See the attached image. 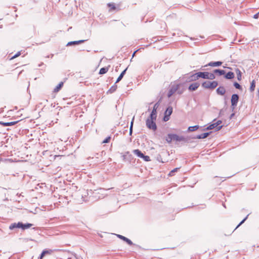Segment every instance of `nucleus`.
I'll return each instance as SVG.
<instances>
[{
    "instance_id": "obj_29",
    "label": "nucleus",
    "mask_w": 259,
    "mask_h": 259,
    "mask_svg": "<svg viewBox=\"0 0 259 259\" xmlns=\"http://www.w3.org/2000/svg\"><path fill=\"white\" fill-rule=\"evenodd\" d=\"M215 78V76L213 73L208 72V75L207 79H214Z\"/></svg>"
},
{
    "instance_id": "obj_17",
    "label": "nucleus",
    "mask_w": 259,
    "mask_h": 259,
    "mask_svg": "<svg viewBox=\"0 0 259 259\" xmlns=\"http://www.w3.org/2000/svg\"><path fill=\"white\" fill-rule=\"evenodd\" d=\"M18 122V121H13V122H0V124L4 125V126H11L15 125L16 123H17Z\"/></svg>"
},
{
    "instance_id": "obj_41",
    "label": "nucleus",
    "mask_w": 259,
    "mask_h": 259,
    "mask_svg": "<svg viewBox=\"0 0 259 259\" xmlns=\"http://www.w3.org/2000/svg\"><path fill=\"white\" fill-rule=\"evenodd\" d=\"M134 117L133 118L132 121L131 122L130 127H132V129H133V123H134Z\"/></svg>"
},
{
    "instance_id": "obj_34",
    "label": "nucleus",
    "mask_w": 259,
    "mask_h": 259,
    "mask_svg": "<svg viewBox=\"0 0 259 259\" xmlns=\"http://www.w3.org/2000/svg\"><path fill=\"white\" fill-rule=\"evenodd\" d=\"M21 55V53L20 52H18L16 54H15L14 56H13L11 59L10 60H13L17 57H18V56H19L20 55Z\"/></svg>"
},
{
    "instance_id": "obj_42",
    "label": "nucleus",
    "mask_w": 259,
    "mask_h": 259,
    "mask_svg": "<svg viewBox=\"0 0 259 259\" xmlns=\"http://www.w3.org/2000/svg\"><path fill=\"white\" fill-rule=\"evenodd\" d=\"M133 129H132V127L130 128V135H131L132 134Z\"/></svg>"
},
{
    "instance_id": "obj_9",
    "label": "nucleus",
    "mask_w": 259,
    "mask_h": 259,
    "mask_svg": "<svg viewBox=\"0 0 259 259\" xmlns=\"http://www.w3.org/2000/svg\"><path fill=\"white\" fill-rule=\"evenodd\" d=\"M117 236L119 238H120V239L123 240V241H125L128 245H131L133 244L132 241L131 240H130L129 239H128L127 238H126V237H124L123 236H122L121 235H117Z\"/></svg>"
},
{
    "instance_id": "obj_38",
    "label": "nucleus",
    "mask_w": 259,
    "mask_h": 259,
    "mask_svg": "<svg viewBox=\"0 0 259 259\" xmlns=\"http://www.w3.org/2000/svg\"><path fill=\"white\" fill-rule=\"evenodd\" d=\"M116 85H113V86L111 87V88L109 90V91H111V92H114V91L116 90Z\"/></svg>"
},
{
    "instance_id": "obj_3",
    "label": "nucleus",
    "mask_w": 259,
    "mask_h": 259,
    "mask_svg": "<svg viewBox=\"0 0 259 259\" xmlns=\"http://www.w3.org/2000/svg\"><path fill=\"white\" fill-rule=\"evenodd\" d=\"M218 85V83L217 81H204L202 84V86L205 89H214Z\"/></svg>"
},
{
    "instance_id": "obj_35",
    "label": "nucleus",
    "mask_w": 259,
    "mask_h": 259,
    "mask_svg": "<svg viewBox=\"0 0 259 259\" xmlns=\"http://www.w3.org/2000/svg\"><path fill=\"white\" fill-rule=\"evenodd\" d=\"M108 6L109 7L111 8V9L112 10H114L115 9V7L114 5L113 4H108Z\"/></svg>"
},
{
    "instance_id": "obj_40",
    "label": "nucleus",
    "mask_w": 259,
    "mask_h": 259,
    "mask_svg": "<svg viewBox=\"0 0 259 259\" xmlns=\"http://www.w3.org/2000/svg\"><path fill=\"white\" fill-rule=\"evenodd\" d=\"M258 16H259V12L257 13V14H255L253 16V18L255 19H257L258 18Z\"/></svg>"
},
{
    "instance_id": "obj_45",
    "label": "nucleus",
    "mask_w": 259,
    "mask_h": 259,
    "mask_svg": "<svg viewBox=\"0 0 259 259\" xmlns=\"http://www.w3.org/2000/svg\"><path fill=\"white\" fill-rule=\"evenodd\" d=\"M178 93L181 94H182V92H179Z\"/></svg>"
},
{
    "instance_id": "obj_11",
    "label": "nucleus",
    "mask_w": 259,
    "mask_h": 259,
    "mask_svg": "<svg viewBox=\"0 0 259 259\" xmlns=\"http://www.w3.org/2000/svg\"><path fill=\"white\" fill-rule=\"evenodd\" d=\"M199 85L200 84L198 82L193 83L189 86V90L190 91H195L199 87Z\"/></svg>"
},
{
    "instance_id": "obj_30",
    "label": "nucleus",
    "mask_w": 259,
    "mask_h": 259,
    "mask_svg": "<svg viewBox=\"0 0 259 259\" xmlns=\"http://www.w3.org/2000/svg\"><path fill=\"white\" fill-rule=\"evenodd\" d=\"M50 253L49 250H44L41 253L39 259H42L43 257L47 254Z\"/></svg>"
},
{
    "instance_id": "obj_33",
    "label": "nucleus",
    "mask_w": 259,
    "mask_h": 259,
    "mask_svg": "<svg viewBox=\"0 0 259 259\" xmlns=\"http://www.w3.org/2000/svg\"><path fill=\"white\" fill-rule=\"evenodd\" d=\"M249 214H248L239 224V225L237 226V227L236 228V229H237L238 227H239L241 224H242L245 221V220L247 219L248 218V216Z\"/></svg>"
},
{
    "instance_id": "obj_25",
    "label": "nucleus",
    "mask_w": 259,
    "mask_h": 259,
    "mask_svg": "<svg viewBox=\"0 0 259 259\" xmlns=\"http://www.w3.org/2000/svg\"><path fill=\"white\" fill-rule=\"evenodd\" d=\"M63 82H60L56 87L54 89L55 92H58L63 86Z\"/></svg>"
},
{
    "instance_id": "obj_44",
    "label": "nucleus",
    "mask_w": 259,
    "mask_h": 259,
    "mask_svg": "<svg viewBox=\"0 0 259 259\" xmlns=\"http://www.w3.org/2000/svg\"><path fill=\"white\" fill-rule=\"evenodd\" d=\"M234 115V114H232L231 115V118L233 117V116Z\"/></svg>"
},
{
    "instance_id": "obj_18",
    "label": "nucleus",
    "mask_w": 259,
    "mask_h": 259,
    "mask_svg": "<svg viewBox=\"0 0 259 259\" xmlns=\"http://www.w3.org/2000/svg\"><path fill=\"white\" fill-rule=\"evenodd\" d=\"M226 79H231L234 77V74L232 72H228L225 76Z\"/></svg>"
},
{
    "instance_id": "obj_5",
    "label": "nucleus",
    "mask_w": 259,
    "mask_h": 259,
    "mask_svg": "<svg viewBox=\"0 0 259 259\" xmlns=\"http://www.w3.org/2000/svg\"><path fill=\"white\" fill-rule=\"evenodd\" d=\"M239 100V96L237 94H233L231 97V106L234 109L238 103Z\"/></svg>"
},
{
    "instance_id": "obj_43",
    "label": "nucleus",
    "mask_w": 259,
    "mask_h": 259,
    "mask_svg": "<svg viewBox=\"0 0 259 259\" xmlns=\"http://www.w3.org/2000/svg\"><path fill=\"white\" fill-rule=\"evenodd\" d=\"M138 51V50H136V51H135V52H134V53H133V57H134V56L135 55L136 53H137V52Z\"/></svg>"
},
{
    "instance_id": "obj_15",
    "label": "nucleus",
    "mask_w": 259,
    "mask_h": 259,
    "mask_svg": "<svg viewBox=\"0 0 259 259\" xmlns=\"http://www.w3.org/2000/svg\"><path fill=\"white\" fill-rule=\"evenodd\" d=\"M134 154L136 155L138 157L140 158H143L144 154L141 152L140 150L139 149H135L133 151Z\"/></svg>"
},
{
    "instance_id": "obj_12",
    "label": "nucleus",
    "mask_w": 259,
    "mask_h": 259,
    "mask_svg": "<svg viewBox=\"0 0 259 259\" xmlns=\"http://www.w3.org/2000/svg\"><path fill=\"white\" fill-rule=\"evenodd\" d=\"M217 94L220 95H224L226 93V90L224 87H219L216 91Z\"/></svg>"
},
{
    "instance_id": "obj_13",
    "label": "nucleus",
    "mask_w": 259,
    "mask_h": 259,
    "mask_svg": "<svg viewBox=\"0 0 259 259\" xmlns=\"http://www.w3.org/2000/svg\"><path fill=\"white\" fill-rule=\"evenodd\" d=\"M173 140L176 141H182L185 140V138L183 136H179L176 134H173V137H172Z\"/></svg>"
},
{
    "instance_id": "obj_19",
    "label": "nucleus",
    "mask_w": 259,
    "mask_h": 259,
    "mask_svg": "<svg viewBox=\"0 0 259 259\" xmlns=\"http://www.w3.org/2000/svg\"><path fill=\"white\" fill-rule=\"evenodd\" d=\"M127 68H126L125 69H124L120 74V75L118 76V77L117 79V80L116 81V83L119 82L121 80L122 77H123L124 75L125 74L126 71L127 70Z\"/></svg>"
},
{
    "instance_id": "obj_24",
    "label": "nucleus",
    "mask_w": 259,
    "mask_h": 259,
    "mask_svg": "<svg viewBox=\"0 0 259 259\" xmlns=\"http://www.w3.org/2000/svg\"><path fill=\"white\" fill-rule=\"evenodd\" d=\"M198 128H199L198 125H194V126H189L188 127V131L189 132H193V131H196Z\"/></svg>"
},
{
    "instance_id": "obj_36",
    "label": "nucleus",
    "mask_w": 259,
    "mask_h": 259,
    "mask_svg": "<svg viewBox=\"0 0 259 259\" xmlns=\"http://www.w3.org/2000/svg\"><path fill=\"white\" fill-rule=\"evenodd\" d=\"M169 116H168L167 115H164V116L163 117V120L164 121H168L169 119Z\"/></svg>"
},
{
    "instance_id": "obj_31",
    "label": "nucleus",
    "mask_w": 259,
    "mask_h": 259,
    "mask_svg": "<svg viewBox=\"0 0 259 259\" xmlns=\"http://www.w3.org/2000/svg\"><path fill=\"white\" fill-rule=\"evenodd\" d=\"M234 86L238 90H241L242 87L237 82H235L234 83Z\"/></svg>"
},
{
    "instance_id": "obj_28",
    "label": "nucleus",
    "mask_w": 259,
    "mask_h": 259,
    "mask_svg": "<svg viewBox=\"0 0 259 259\" xmlns=\"http://www.w3.org/2000/svg\"><path fill=\"white\" fill-rule=\"evenodd\" d=\"M255 87V80H253L251 82V84H250V92H253L254 90Z\"/></svg>"
},
{
    "instance_id": "obj_27",
    "label": "nucleus",
    "mask_w": 259,
    "mask_h": 259,
    "mask_svg": "<svg viewBox=\"0 0 259 259\" xmlns=\"http://www.w3.org/2000/svg\"><path fill=\"white\" fill-rule=\"evenodd\" d=\"M108 70V67H103L100 69L99 71V74H104L106 73Z\"/></svg>"
},
{
    "instance_id": "obj_39",
    "label": "nucleus",
    "mask_w": 259,
    "mask_h": 259,
    "mask_svg": "<svg viewBox=\"0 0 259 259\" xmlns=\"http://www.w3.org/2000/svg\"><path fill=\"white\" fill-rule=\"evenodd\" d=\"M179 169V168H174L173 170H172L170 173H169V175L170 176H172V174L176 171H177V170Z\"/></svg>"
},
{
    "instance_id": "obj_21",
    "label": "nucleus",
    "mask_w": 259,
    "mask_h": 259,
    "mask_svg": "<svg viewBox=\"0 0 259 259\" xmlns=\"http://www.w3.org/2000/svg\"><path fill=\"white\" fill-rule=\"evenodd\" d=\"M32 226V224H31L27 223V224H23L22 223V227H21L20 228H21L23 230H25V229L30 228Z\"/></svg>"
},
{
    "instance_id": "obj_10",
    "label": "nucleus",
    "mask_w": 259,
    "mask_h": 259,
    "mask_svg": "<svg viewBox=\"0 0 259 259\" xmlns=\"http://www.w3.org/2000/svg\"><path fill=\"white\" fill-rule=\"evenodd\" d=\"M22 223L19 222L18 223H13L12 224L9 226V229L10 230H13L15 228H20L21 227H22Z\"/></svg>"
},
{
    "instance_id": "obj_6",
    "label": "nucleus",
    "mask_w": 259,
    "mask_h": 259,
    "mask_svg": "<svg viewBox=\"0 0 259 259\" xmlns=\"http://www.w3.org/2000/svg\"><path fill=\"white\" fill-rule=\"evenodd\" d=\"M179 88V84L173 85L171 87L169 91H168V93L167 94L168 97H169V98L174 93H175L178 90Z\"/></svg>"
},
{
    "instance_id": "obj_22",
    "label": "nucleus",
    "mask_w": 259,
    "mask_h": 259,
    "mask_svg": "<svg viewBox=\"0 0 259 259\" xmlns=\"http://www.w3.org/2000/svg\"><path fill=\"white\" fill-rule=\"evenodd\" d=\"M172 112V108L171 107H168L166 111H165L164 114L170 116Z\"/></svg>"
},
{
    "instance_id": "obj_7",
    "label": "nucleus",
    "mask_w": 259,
    "mask_h": 259,
    "mask_svg": "<svg viewBox=\"0 0 259 259\" xmlns=\"http://www.w3.org/2000/svg\"><path fill=\"white\" fill-rule=\"evenodd\" d=\"M158 106H159L158 103H156V104H155V105L153 107V109L150 114V117H152V118H156V117H157L156 110H157V108L158 107Z\"/></svg>"
},
{
    "instance_id": "obj_23",
    "label": "nucleus",
    "mask_w": 259,
    "mask_h": 259,
    "mask_svg": "<svg viewBox=\"0 0 259 259\" xmlns=\"http://www.w3.org/2000/svg\"><path fill=\"white\" fill-rule=\"evenodd\" d=\"M172 137L173 134H168L167 137L166 138V141H167V142L168 143H170L171 141L173 140Z\"/></svg>"
},
{
    "instance_id": "obj_14",
    "label": "nucleus",
    "mask_w": 259,
    "mask_h": 259,
    "mask_svg": "<svg viewBox=\"0 0 259 259\" xmlns=\"http://www.w3.org/2000/svg\"><path fill=\"white\" fill-rule=\"evenodd\" d=\"M85 41V40H79L77 41H72L68 42L67 44V46H70L73 45H78Z\"/></svg>"
},
{
    "instance_id": "obj_37",
    "label": "nucleus",
    "mask_w": 259,
    "mask_h": 259,
    "mask_svg": "<svg viewBox=\"0 0 259 259\" xmlns=\"http://www.w3.org/2000/svg\"><path fill=\"white\" fill-rule=\"evenodd\" d=\"M110 140V137H108L107 138H106L103 141V143H107L109 142Z\"/></svg>"
},
{
    "instance_id": "obj_1",
    "label": "nucleus",
    "mask_w": 259,
    "mask_h": 259,
    "mask_svg": "<svg viewBox=\"0 0 259 259\" xmlns=\"http://www.w3.org/2000/svg\"><path fill=\"white\" fill-rule=\"evenodd\" d=\"M156 118H152L150 116L146 120V125L149 129L155 131L157 128L155 120Z\"/></svg>"
},
{
    "instance_id": "obj_4",
    "label": "nucleus",
    "mask_w": 259,
    "mask_h": 259,
    "mask_svg": "<svg viewBox=\"0 0 259 259\" xmlns=\"http://www.w3.org/2000/svg\"><path fill=\"white\" fill-rule=\"evenodd\" d=\"M221 123H222L221 120H218L215 122L210 124L205 130H210L215 128L217 131H219V130H221V128L222 127V125H220V124Z\"/></svg>"
},
{
    "instance_id": "obj_8",
    "label": "nucleus",
    "mask_w": 259,
    "mask_h": 259,
    "mask_svg": "<svg viewBox=\"0 0 259 259\" xmlns=\"http://www.w3.org/2000/svg\"><path fill=\"white\" fill-rule=\"evenodd\" d=\"M223 62L221 61H217V62H210L208 64L206 65L205 66H220L222 64Z\"/></svg>"
},
{
    "instance_id": "obj_2",
    "label": "nucleus",
    "mask_w": 259,
    "mask_h": 259,
    "mask_svg": "<svg viewBox=\"0 0 259 259\" xmlns=\"http://www.w3.org/2000/svg\"><path fill=\"white\" fill-rule=\"evenodd\" d=\"M208 75V72H199L195 74H193L191 77V80H196L199 78H202L204 79H207Z\"/></svg>"
},
{
    "instance_id": "obj_20",
    "label": "nucleus",
    "mask_w": 259,
    "mask_h": 259,
    "mask_svg": "<svg viewBox=\"0 0 259 259\" xmlns=\"http://www.w3.org/2000/svg\"><path fill=\"white\" fill-rule=\"evenodd\" d=\"M213 73H218L219 75L221 76L225 74V71L224 70L215 69L213 70Z\"/></svg>"
},
{
    "instance_id": "obj_32",
    "label": "nucleus",
    "mask_w": 259,
    "mask_h": 259,
    "mask_svg": "<svg viewBox=\"0 0 259 259\" xmlns=\"http://www.w3.org/2000/svg\"><path fill=\"white\" fill-rule=\"evenodd\" d=\"M144 161H150V157L148 156H145L144 155L143 158H142Z\"/></svg>"
},
{
    "instance_id": "obj_26",
    "label": "nucleus",
    "mask_w": 259,
    "mask_h": 259,
    "mask_svg": "<svg viewBox=\"0 0 259 259\" xmlns=\"http://www.w3.org/2000/svg\"><path fill=\"white\" fill-rule=\"evenodd\" d=\"M235 71H236V73L237 74L238 80H240L241 79V72L238 68L236 69Z\"/></svg>"
},
{
    "instance_id": "obj_16",
    "label": "nucleus",
    "mask_w": 259,
    "mask_h": 259,
    "mask_svg": "<svg viewBox=\"0 0 259 259\" xmlns=\"http://www.w3.org/2000/svg\"><path fill=\"white\" fill-rule=\"evenodd\" d=\"M209 134H210V133H203L202 134L197 135L195 138V139H205L209 136Z\"/></svg>"
}]
</instances>
